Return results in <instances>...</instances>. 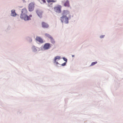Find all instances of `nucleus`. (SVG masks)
<instances>
[{
  "mask_svg": "<svg viewBox=\"0 0 123 123\" xmlns=\"http://www.w3.org/2000/svg\"><path fill=\"white\" fill-rule=\"evenodd\" d=\"M27 11L25 8H24L22 10L21 14L20 16V18L22 19H24L25 20H30V17L32 16L30 15L29 16L27 15Z\"/></svg>",
  "mask_w": 123,
  "mask_h": 123,
  "instance_id": "obj_1",
  "label": "nucleus"
},
{
  "mask_svg": "<svg viewBox=\"0 0 123 123\" xmlns=\"http://www.w3.org/2000/svg\"><path fill=\"white\" fill-rule=\"evenodd\" d=\"M62 6L59 5H58L54 7V11L58 13H60L62 12Z\"/></svg>",
  "mask_w": 123,
  "mask_h": 123,
  "instance_id": "obj_2",
  "label": "nucleus"
},
{
  "mask_svg": "<svg viewBox=\"0 0 123 123\" xmlns=\"http://www.w3.org/2000/svg\"><path fill=\"white\" fill-rule=\"evenodd\" d=\"M60 20L62 23H64L66 24L68 23V18L66 16L63 15L60 18Z\"/></svg>",
  "mask_w": 123,
  "mask_h": 123,
  "instance_id": "obj_3",
  "label": "nucleus"
},
{
  "mask_svg": "<svg viewBox=\"0 0 123 123\" xmlns=\"http://www.w3.org/2000/svg\"><path fill=\"white\" fill-rule=\"evenodd\" d=\"M34 4L33 3H31L30 4L29 6V10L30 11H33L34 8Z\"/></svg>",
  "mask_w": 123,
  "mask_h": 123,
  "instance_id": "obj_4",
  "label": "nucleus"
},
{
  "mask_svg": "<svg viewBox=\"0 0 123 123\" xmlns=\"http://www.w3.org/2000/svg\"><path fill=\"white\" fill-rule=\"evenodd\" d=\"M51 47V44L50 43H46L44 45L43 49L45 50H47L49 49Z\"/></svg>",
  "mask_w": 123,
  "mask_h": 123,
  "instance_id": "obj_5",
  "label": "nucleus"
},
{
  "mask_svg": "<svg viewBox=\"0 0 123 123\" xmlns=\"http://www.w3.org/2000/svg\"><path fill=\"white\" fill-rule=\"evenodd\" d=\"M36 12L39 17L40 18L42 17V12L40 10H37L36 11Z\"/></svg>",
  "mask_w": 123,
  "mask_h": 123,
  "instance_id": "obj_6",
  "label": "nucleus"
},
{
  "mask_svg": "<svg viewBox=\"0 0 123 123\" xmlns=\"http://www.w3.org/2000/svg\"><path fill=\"white\" fill-rule=\"evenodd\" d=\"M69 11L68 10H64L62 11V15H66L69 14Z\"/></svg>",
  "mask_w": 123,
  "mask_h": 123,
  "instance_id": "obj_7",
  "label": "nucleus"
},
{
  "mask_svg": "<svg viewBox=\"0 0 123 123\" xmlns=\"http://www.w3.org/2000/svg\"><path fill=\"white\" fill-rule=\"evenodd\" d=\"M36 40L37 41L41 43H43V41L42 39L40 37H37L36 38Z\"/></svg>",
  "mask_w": 123,
  "mask_h": 123,
  "instance_id": "obj_8",
  "label": "nucleus"
},
{
  "mask_svg": "<svg viewBox=\"0 0 123 123\" xmlns=\"http://www.w3.org/2000/svg\"><path fill=\"white\" fill-rule=\"evenodd\" d=\"M42 24V27L44 28H47L49 27L48 25L44 22H43Z\"/></svg>",
  "mask_w": 123,
  "mask_h": 123,
  "instance_id": "obj_9",
  "label": "nucleus"
},
{
  "mask_svg": "<svg viewBox=\"0 0 123 123\" xmlns=\"http://www.w3.org/2000/svg\"><path fill=\"white\" fill-rule=\"evenodd\" d=\"M64 6H65L67 7H69L70 6L68 0H66V2L64 3Z\"/></svg>",
  "mask_w": 123,
  "mask_h": 123,
  "instance_id": "obj_10",
  "label": "nucleus"
},
{
  "mask_svg": "<svg viewBox=\"0 0 123 123\" xmlns=\"http://www.w3.org/2000/svg\"><path fill=\"white\" fill-rule=\"evenodd\" d=\"M11 15L12 16L15 17L16 15V14L15 12V10H12L11 11Z\"/></svg>",
  "mask_w": 123,
  "mask_h": 123,
  "instance_id": "obj_11",
  "label": "nucleus"
},
{
  "mask_svg": "<svg viewBox=\"0 0 123 123\" xmlns=\"http://www.w3.org/2000/svg\"><path fill=\"white\" fill-rule=\"evenodd\" d=\"M60 56H57L55 57V58L54 62H55L56 61L57 59H58V60H59L60 59Z\"/></svg>",
  "mask_w": 123,
  "mask_h": 123,
  "instance_id": "obj_12",
  "label": "nucleus"
},
{
  "mask_svg": "<svg viewBox=\"0 0 123 123\" xmlns=\"http://www.w3.org/2000/svg\"><path fill=\"white\" fill-rule=\"evenodd\" d=\"M45 35L47 37L49 38L50 39H51L52 37L49 34L46 33L45 34Z\"/></svg>",
  "mask_w": 123,
  "mask_h": 123,
  "instance_id": "obj_13",
  "label": "nucleus"
},
{
  "mask_svg": "<svg viewBox=\"0 0 123 123\" xmlns=\"http://www.w3.org/2000/svg\"><path fill=\"white\" fill-rule=\"evenodd\" d=\"M32 50L34 52H36L37 51V50L36 49V48H35V47L34 46H33L32 47Z\"/></svg>",
  "mask_w": 123,
  "mask_h": 123,
  "instance_id": "obj_14",
  "label": "nucleus"
},
{
  "mask_svg": "<svg viewBox=\"0 0 123 123\" xmlns=\"http://www.w3.org/2000/svg\"><path fill=\"white\" fill-rule=\"evenodd\" d=\"M50 39L51 43L53 44H54L55 43V42L54 39L52 37Z\"/></svg>",
  "mask_w": 123,
  "mask_h": 123,
  "instance_id": "obj_15",
  "label": "nucleus"
},
{
  "mask_svg": "<svg viewBox=\"0 0 123 123\" xmlns=\"http://www.w3.org/2000/svg\"><path fill=\"white\" fill-rule=\"evenodd\" d=\"M47 1L48 3H49L50 2H56V0L55 1L54 0H47Z\"/></svg>",
  "mask_w": 123,
  "mask_h": 123,
  "instance_id": "obj_16",
  "label": "nucleus"
},
{
  "mask_svg": "<svg viewBox=\"0 0 123 123\" xmlns=\"http://www.w3.org/2000/svg\"><path fill=\"white\" fill-rule=\"evenodd\" d=\"M40 2L41 3L46 2L45 0H39Z\"/></svg>",
  "mask_w": 123,
  "mask_h": 123,
  "instance_id": "obj_17",
  "label": "nucleus"
},
{
  "mask_svg": "<svg viewBox=\"0 0 123 123\" xmlns=\"http://www.w3.org/2000/svg\"><path fill=\"white\" fill-rule=\"evenodd\" d=\"M97 63V62H92V64H91V66H93L95 64H96Z\"/></svg>",
  "mask_w": 123,
  "mask_h": 123,
  "instance_id": "obj_18",
  "label": "nucleus"
},
{
  "mask_svg": "<svg viewBox=\"0 0 123 123\" xmlns=\"http://www.w3.org/2000/svg\"><path fill=\"white\" fill-rule=\"evenodd\" d=\"M63 59L65 61H66V62L67 61V59L66 58H65V57H63Z\"/></svg>",
  "mask_w": 123,
  "mask_h": 123,
  "instance_id": "obj_19",
  "label": "nucleus"
},
{
  "mask_svg": "<svg viewBox=\"0 0 123 123\" xmlns=\"http://www.w3.org/2000/svg\"><path fill=\"white\" fill-rule=\"evenodd\" d=\"M66 64V62H64V63H63L61 65L62 66H65Z\"/></svg>",
  "mask_w": 123,
  "mask_h": 123,
  "instance_id": "obj_20",
  "label": "nucleus"
},
{
  "mask_svg": "<svg viewBox=\"0 0 123 123\" xmlns=\"http://www.w3.org/2000/svg\"><path fill=\"white\" fill-rule=\"evenodd\" d=\"M104 35H102V36H100V37L101 38H103L104 37Z\"/></svg>",
  "mask_w": 123,
  "mask_h": 123,
  "instance_id": "obj_21",
  "label": "nucleus"
},
{
  "mask_svg": "<svg viewBox=\"0 0 123 123\" xmlns=\"http://www.w3.org/2000/svg\"><path fill=\"white\" fill-rule=\"evenodd\" d=\"M55 62V63L56 64H59L58 62H56V61Z\"/></svg>",
  "mask_w": 123,
  "mask_h": 123,
  "instance_id": "obj_22",
  "label": "nucleus"
},
{
  "mask_svg": "<svg viewBox=\"0 0 123 123\" xmlns=\"http://www.w3.org/2000/svg\"><path fill=\"white\" fill-rule=\"evenodd\" d=\"M74 55H72V57H74Z\"/></svg>",
  "mask_w": 123,
  "mask_h": 123,
  "instance_id": "obj_23",
  "label": "nucleus"
},
{
  "mask_svg": "<svg viewBox=\"0 0 123 123\" xmlns=\"http://www.w3.org/2000/svg\"><path fill=\"white\" fill-rule=\"evenodd\" d=\"M65 1V0H64V1Z\"/></svg>",
  "mask_w": 123,
  "mask_h": 123,
  "instance_id": "obj_24",
  "label": "nucleus"
}]
</instances>
